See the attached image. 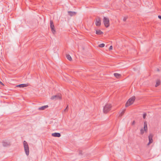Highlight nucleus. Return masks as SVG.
<instances>
[{
    "instance_id": "nucleus-2",
    "label": "nucleus",
    "mask_w": 161,
    "mask_h": 161,
    "mask_svg": "<svg viewBox=\"0 0 161 161\" xmlns=\"http://www.w3.org/2000/svg\"><path fill=\"white\" fill-rule=\"evenodd\" d=\"M112 106L109 104H107L103 107V111L105 113H107L111 109Z\"/></svg>"
},
{
    "instance_id": "nucleus-18",
    "label": "nucleus",
    "mask_w": 161,
    "mask_h": 161,
    "mask_svg": "<svg viewBox=\"0 0 161 161\" xmlns=\"http://www.w3.org/2000/svg\"><path fill=\"white\" fill-rule=\"evenodd\" d=\"M66 56L67 59H68L69 60L71 61L72 60V58L69 55L67 54Z\"/></svg>"
},
{
    "instance_id": "nucleus-20",
    "label": "nucleus",
    "mask_w": 161,
    "mask_h": 161,
    "mask_svg": "<svg viewBox=\"0 0 161 161\" xmlns=\"http://www.w3.org/2000/svg\"><path fill=\"white\" fill-rule=\"evenodd\" d=\"M105 44L104 43H102L99 45V47H104Z\"/></svg>"
},
{
    "instance_id": "nucleus-22",
    "label": "nucleus",
    "mask_w": 161,
    "mask_h": 161,
    "mask_svg": "<svg viewBox=\"0 0 161 161\" xmlns=\"http://www.w3.org/2000/svg\"><path fill=\"white\" fill-rule=\"evenodd\" d=\"M146 115H147V114L146 113L144 114H143V118L144 119H145Z\"/></svg>"
},
{
    "instance_id": "nucleus-12",
    "label": "nucleus",
    "mask_w": 161,
    "mask_h": 161,
    "mask_svg": "<svg viewBox=\"0 0 161 161\" xmlns=\"http://www.w3.org/2000/svg\"><path fill=\"white\" fill-rule=\"evenodd\" d=\"M28 86V85L26 84H21L17 85L16 86L17 87H27Z\"/></svg>"
},
{
    "instance_id": "nucleus-13",
    "label": "nucleus",
    "mask_w": 161,
    "mask_h": 161,
    "mask_svg": "<svg viewBox=\"0 0 161 161\" xmlns=\"http://www.w3.org/2000/svg\"><path fill=\"white\" fill-rule=\"evenodd\" d=\"M68 14L71 16H73L74 15H76V13L75 12H73V11H68Z\"/></svg>"
},
{
    "instance_id": "nucleus-28",
    "label": "nucleus",
    "mask_w": 161,
    "mask_h": 161,
    "mask_svg": "<svg viewBox=\"0 0 161 161\" xmlns=\"http://www.w3.org/2000/svg\"><path fill=\"white\" fill-rule=\"evenodd\" d=\"M0 83L1 84H2V85H3V84L2 83V82H1V81H0Z\"/></svg>"
},
{
    "instance_id": "nucleus-10",
    "label": "nucleus",
    "mask_w": 161,
    "mask_h": 161,
    "mask_svg": "<svg viewBox=\"0 0 161 161\" xmlns=\"http://www.w3.org/2000/svg\"><path fill=\"white\" fill-rule=\"evenodd\" d=\"M153 135L152 134H150L149 136V142L147 144V145H149L151 143H152L153 142Z\"/></svg>"
},
{
    "instance_id": "nucleus-15",
    "label": "nucleus",
    "mask_w": 161,
    "mask_h": 161,
    "mask_svg": "<svg viewBox=\"0 0 161 161\" xmlns=\"http://www.w3.org/2000/svg\"><path fill=\"white\" fill-rule=\"evenodd\" d=\"M103 33V32L101 30H97L96 31V34L98 35H101Z\"/></svg>"
},
{
    "instance_id": "nucleus-17",
    "label": "nucleus",
    "mask_w": 161,
    "mask_h": 161,
    "mask_svg": "<svg viewBox=\"0 0 161 161\" xmlns=\"http://www.w3.org/2000/svg\"><path fill=\"white\" fill-rule=\"evenodd\" d=\"M114 76L117 78H118L121 76V75L118 73H114Z\"/></svg>"
},
{
    "instance_id": "nucleus-5",
    "label": "nucleus",
    "mask_w": 161,
    "mask_h": 161,
    "mask_svg": "<svg viewBox=\"0 0 161 161\" xmlns=\"http://www.w3.org/2000/svg\"><path fill=\"white\" fill-rule=\"evenodd\" d=\"M147 122L145 121L144 123V128L141 129L140 130L141 134V135H143L144 132V131L147 132Z\"/></svg>"
},
{
    "instance_id": "nucleus-27",
    "label": "nucleus",
    "mask_w": 161,
    "mask_h": 161,
    "mask_svg": "<svg viewBox=\"0 0 161 161\" xmlns=\"http://www.w3.org/2000/svg\"><path fill=\"white\" fill-rule=\"evenodd\" d=\"M158 18L160 19H161V16L160 15H158Z\"/></svg>"
},
{
    "instance_id": "nucleus-1",
    "label": "nucleus",
    "mask_w": 161,
    "mask_h": 161,
    "mask_svg": "<svg viewBox=\"0 0 161 161\" xmlns=\"http://www.w3.org/2000/svg\"><path fill=\"white\" fill-rule=\"evenodd\" d=\"M24 146V148L25 151V152L26 154L28 156L29 153V150L28 145L25 141H24L23 142Z\"/></svg>"
},
{
    "instance_id": "nucleus-26",
    "label": "nucleus",
    "mask_w": 161,
    "mask_h": 161,
    "mask_svg": "<svg viewBox=\"0 0 161 161\" xmlns=\"http://www.w3.org/2000/svg\"><path fill=\"white\" fill-rule=\"evenodd\" d=\"M113 49V47L112 46H110L109 48V50H112Z\"/></svg>"
},
{
    "instance_id": "nucleus-21",
    "label": "nucleus",
    "mask_w": 161,
    "mask_h": 161,
    "mask_svg": "<svg viewBox=\"0 0 161 161\" xmlns=\"http://www.w3.org/2000/svg\"><path fill=\"white\" fill-rule=\"evenodd\" d=\"M68 105L66 108L64 110V112H66L68 111Z\"/></svg>"
},
{
    "instance_id": "nucleus-6",
    "label": "nucleus",
    "mask_w": 161,
    "mask_h": 161,
    "mask_svg": "<svg viewBox=\"0 0 161 161\" xmlns=\"http://www.w3.org/2000/svg\"><path fill=\"white\" fill-rule=\"evenodd\" d=\"M50 27L51 29L52 32L54 34L56 32L55 29L54 28V26L53 24V21L51 20L50 22Z\"/></svg>"
},
{
    "instance_id": "nucleus-4",
    "label": "nucleus",
    "mask_w": 161,
    "mask_h": 161,
    "mask_svg": "<svg viewBox=\"0 0 161 161\" xmlns=\"http://www.w3.org/2000/svg\"><path fill=\"white\" fill-rule=\"evenodd\" d=\"M103 21L105 26L106 28L108 27L110 25L109 19L104 17Z\"/></svg>"
},
{
    "instance_id": "nucleus-9",
    "label": "nucleus",
    "mask_w": 161,
    "mask_h": 161,
    "mask_svg": "<svg viewBox=\"0 0 161 161\" xmlns=\"http://www.w3.org/2000/svg\"><path fill=\"white\" fill-rule=\"evenodd\" d=\"M2 143L3 146L4 147H7L11 145L10 142H9L3 141Z\"/></svg>"
},
{
    "instance_id": "nucleus-25",
    "label": "nucleus",
    "mask_w": 161,
    "mask_h": 161,
    "mask_svg": "<svg viewBox=\"0 0 161 161\" xmlns=\"http://www.w3.org/2000/svg\"><path fill=\"white\" fill-rule=\"evenodd\" d=\"M126 19H127V18H126V17H124V18H123V20L124 21H125L126 20Z\"/></svg>"
},
{
    "instance_id": "nucleus-29",
    "label": "nucleus",
    "mask_w": 161,
    "mask_h": 161,
    "mask_svg": "<svg viewBox=\"0 0 161 161\" xmlns=\"http://www.w3.org/2000/svg\"><path fill=\"white\" fill-rule=\"evenodd\" d=\"M157 70L158 71H159V69H157Z\"/></svg>"
},
{
    "instance_id": "nucleus-3",
    "label": "nucleus",
    "mask_w": 161,
    "mask_h": 161,
    "mask_svg": "<svg viewBox=\"0 0 161 161\" xmlns=\"http://www.w3.org/2000/svg\"><path fill=\"white\" fill-rule=\"evenodd\" d=\"M135 99V97L134 96L130 98L127 101L125 107H128L132 104Z\"/></svg>"
},
{
    "instance_id": "nucleus-24",
    "label": "nucleus",
    "mask_w": 161,
    "mask_h": 161,
    "mask_svg": "<svg viewBox=\"0 0 161 161\" xmlns=\"http://www.w3.org/2000/svg\"><path fill=\"white\" fill-rule=\"evenodd\" d=\"M135 124V120H134L132 122V125H133Z\"/></svg>"
},
{
    "instance_id": "nucleus-23",
    "label": "nucleus",
    "mask_w": 161,
    "mask_h": 161,
    "mask_svg": "<svg viewBox=\"0 0 161 161\" xmlns=\"http://www.w3.org/2000/svg\"><path fill=\"white\" fill-rule=\"evenodd\" d=\"M79 154H80V155H82V151H81L80 150H79Z\"/></svg>"
},
{
    "instance_id": "nucleus-16",
    "label": "nucleus",
    "mask_w": 161,
    "mask_h": 161,
    "mask_svg": "<svg viewBox=\"0 0 161 161\" xmlns=\"http://www.w3.org/2000/svg\"><path fill=\"white\" fill-rule=\"evenodd\" d=\"M161 82L160 80H157L156 81V84L155 85V87H157L159 86Z\"/></svg>"
},
{
    "instance_id": "nucleus-14",
    "label": "nucleus",
    "mask_w": 161,
    "mask_h": 161,
    "mask_svg": "<svg viewBox=\"0 0 161 161\" xmlns=\"http://www.w3.org/2000/svg\"><path fill=\"white\" fill-rule=\"evenodd\" d=\"M48 107V105H45V106H42L41 107H39L38 108V109L40 110H44L45 108H46Z\"/></svg>"
},
{
    "instance_id": "nucleus-8",
    "label": "nucleus",
    "mask_w": 161,
    "mask_h": 161,
    "mask_svg": "<svg viewBox=\"0 0 161 161\" xmlns=\"http://www.w3.org/2000/svg\"><path fill=\"white\" fill-rule=\"evenodd\" d=\"M95 24L97 26H100L101 25V19L98 17H97L96 19Z\"/></svg>"
},
{
    "instance_id": "nucleus-11",
    "label": "nucleus",
    "mask_w": 161,
    "mask_h": 161,
    "mask_svg": "<svg viewBox=\"0 0 161 161\" xmlns=\"http://www.w3.org/2000/svg\"><path fill=\"white\" fill-rule=\"evenodd\" d=\"M52 136L54 137H60L61 136V134L59 133H52Z\"/></svg>"
},
{
    "instance_id": "nucleus-7",
    "label": "nucleus",
    "mask_w": 161,
    "mask_h": 161,
    "mask_svg": "<svg viewBox=\"0 0 161 161\" xmlns=\"http://www.w3.org/2000/svg\"><path fill=\"white\" fill-rule=\"evenodd\" d=\"M61 96L60 94H58L56 95L52 96L51 98L52 100H56L58 99H61Z\"/></svg>"
},
{
    "instance_id": "nucleus-19",
    "label": "nucleus",
    "mask_w": 161,
    "mask_h": 161,
    "mask_svg": "<svg viewBox=\"0 0 161 161\" xmlns=\"http://www.w3.org/2000/svg\"><path fill=\"white\" fill-rule=\"evenodd\" d=\"M125 110L124 109L122 111V112H121L119 114V117H121L122 115L124 114L125 112Z\"/></svg>"
}]
</instances>
